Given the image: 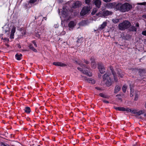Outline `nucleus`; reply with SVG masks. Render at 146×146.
<instances>
[{
    "label": "nucleus",
    "mask_w": 146,
    "mask_h": 146,
    "mask_svg": "<svg viewBox=\"0 0 146 146\" xmlns=\"http://www.w3.org/2000/svg\"><path fill=\"white\" fill-rule=\"evenodd\" d=\"M130 23L127 21H125L118 25V28L119 30L124 31L127 29L131 26Z\"/></svg>",
    "instance_id": "obj_1"
},
{
    "label": "nucleus",
    "mask_w": 146,
    "mask_h": 146,
    "mask_svg": "<svg viewBox=\"0 0 146 146\" xmlns=\"http://www.w3.org/2000/svg\"><path fill=\"white\" fill-rule=\"evenodd\" d=\"M103 81L105 83L106 85L108 86H110L111 85V82L110 78L106 74H104L103 76Z\"/></svg>",
    "instance_id": "obj_2"
},
{
    "label": "nucleus",
    "mask_w": 146,
    "mask_h": 146,
    "mask_svg": "<svg viewBox=\"0 0 146 146\" xmlns=\"http://www.w3.org/2000/svg\"><path fill=\"white\" fill-rule=\"evenodd\" d=\"M68 14V11L66 8H63V9L59 10V14L60 18H64L66 17Z\"/></svg>",
    "instance_id": "obj_3"
},
{
    "label": "nucleus",
    "mask_w": 146,
    "mask_h": 146,
    "mask_svg": "<svg viewBox=\"0 0 146 146\" xmlns=\"http://www.w3.org/2000/svg\"><path fill=\"white\" fill-rule=\"evenodd\" d=\"M132 8V6L129 4L125 3L122 4V8L121 10V11L125 12L126 11H128Z\"/></svg>",
    "instance_id": "obj_4"
},
{
    "label": "nucleus",
    "mask_w": 146,
    "mask_h": 146,
    "mask_svg": "<svg viewBox=\"0 0 146 146\" xmlns=\"http://www.w3.org/2000/svg\"><path fill=\"white\" fill-rule=\"evenodd\" d=\"M112 12L108 11H100L98 14H96V15H97L98 17H102L103 16H106L111 15Z\"/></svg>",
    "instance_id": "obj_5"
},
{
    "label": "nucleus",
    "mask_w": 146,
    "mask_h": 146,
    "mask_svg": "<svg viewBox=\"0 0 146 146\" xmlns=\"http://www.w3.org/2000/svg\"><path fill=\"white\" fill-rule=\"evenodd\" d=\"M90 8L88 7H84L82 9L80 12V15L82 16H84L88 13L90 10Z\"/></svg>",
    "instance_id": "obj_6"
},
{
    "label": "nucleus",
    "mask_w": 146,
    "mask_h": 146,
    "mask_svg": "<svg viewBox=\"0 0 146 146\" xmlns=\"http://www.w3.org/2000/svg\"><path fill=\"white\" fill-rule=\"evenodd\" d=\"M132 87V86L131 85H130V88L131 90L130 96L131 97H132L134 95L135 96L134 100H137L138 98V94L139 93L138 92H132L131 91Z\"/></svg>",
    "instance_id": "obj_7"
},
{
    "label": "nucleus",
    "mask_w": 146,
    "mask_h": 146,
    "mask_svg": "<svg viewBox=\"0 0 146 146\" xmlns=\"http://www.w3.org/2000/svg\"><path fill=\"white\" fill-rule=\"evenodd\" d=\"M98 67L99 71L101 73L104 74L105 72V69L102 63H99L98 64Z\"/></svg>",
    "instance_id": "obj_8"
},
{
    "label": "nucleus",
    "mask_w": 146,
    "mask_h": 146,
    "mask_svg": "<svg viewBox=\"0 0 146 146\" xmlns=\"http://www.w3.org/2000/svg\"><path fill=\"white\" fill-rule=\"evenodd\" d=\"M82 5V3L81 2L77 1L74 3H73L72 5V7L74 8H75L79 7Z\"/></svg>",
    "instance_id": "obj_9"
},
{
    "label": "nucleus",
    "mask_w": 146,
    "mask_h": 146,
    "mask_svg": "<svg viewBox=\"0 0 146 146\" xmlns=\"http://www.w3.org/2000/svg\"><path fill=\"white\" fill-rule=\"evenodd\" d=\"M3 31L5 33H8L7 34H9V27L7 25H5L3 27H2Z\"/></svg>",
    "instance_id": "obj_10"
},
{
    "label": "nucleus",
    "mask_w": 146,
    "mask_h": 146,
    "mask_svg": "<svg viewBox=\"0 0 146 146\" xmlns=\"http://www.w3.org/2000/svg\"><path fill=\"white\" fill-rule=\"evenodd\" d=\"M15 30L16 27L14 26H12L11 29V34L10 35V38L11 39L14 38V34L15 32Z\"/></svg>",
    "instance_id": "obj_11"
},
{
    "label": "nucleus",
    "mask_w": 146,
    "mask_h": 146,
    "mask_svg": "<svg viewBox=\"0 0 146 146\" xmlns=\"http://www.w3.org/2000/svg\"><path fill=\"white\" fill-rule=\"evenodd\" d=\"M77 69L81 72H82L84 74L87 75L88 76H91L92 75L91 73L90 72H88V71L85 70H83L81 68L79 67H78Z\"/></svg>",
    "instance_id": "obj_12"
},
{
    "label": "nucleus",
    "mask_w": 146,
    "mask_h": 146,
    "mask_svg": "<svg viewBox=\"0 0 146 146\" xmlns=\"http://www.w3.org/2000/svg\"><path fill=\"white\" fill-rule=\"evenodd\" d=\"M53 64L56 66H66V65L64 63H63L61 62H54Z\"/></svg>",
    "instance_id": "obj_13"
},
{
    "label": "nucleus",
    "mask_w": 146,
    "mask_h": 146,
    "mask_svg": "<svg viewBox=\"0 0 146 146\" xmlns=\"http://www.w3.org/2000/svg\"><path fill=\"white\" fill-rule=\"evenodd\" d=\"M94 3L96 7L98 8L100 7L101 4V2L100 0H94Z\"/></svg>",
    "instance_id": "obj_14"
},
{
    "label": "nucleus",
    "mask_w": 146,
    "mask_h": 146,
    "mask_svg": "<svg viewBox=\"0 0 146 146\" xmlns=\"http://www.w3.org/2000/svg\"><path fill=\"white\" fill-rule=\"evenodd\" d=\"M126 111L130 112L136 114L137 113V110L136 109H132L129 108H127Z\"/></svg>",
    "instance_id": "obj_15"
},
{
    "label": "nucleus",
    "mask_w": 146,
    "mask_h": 146,
    "mask_svg": "<svg viewBox=\"0 0 146 146\" xmlns=\"http://www.w3.org/2000/svg\"><path fill=\"white\" fill-rule=\"evenodd\" d=\"M84 79L88 82L90 83L94 84L95 83V80L92 78H88L85 77Z\"/></svg>",
    "instance_id": "obj_16"
},
{
    "label": "nucleus",
    "mask_w": 146,
    "mask_h": 146,
    "mask_svg": "<svg viewBox=\"0 0 146 146\" xmlns=\"http://www.w3.org/2000/svg\"><path fill=\"white\" fill-rule=\"evenodd\" d=\"M114 108L116 110H118L120 111H126L127 110V108H125L123 107H114Z\"/></svg>",
    "instance_id": "obj_17"
},
{
    "label": "nucleus",
    "mask_w": 146,
    "mask_h": 146,
    "mask_svg": "<svg viewBox=\"0 0 146 146\" xmlns=\"http://www.w3.org/2000/svg\"><path fill=\"white\" fill-rule=\"evenodd\" d=\"M122 8V4L121 3H118L115 5V9L116 10H119L121 11Z\"/></svg>",
    "instance_id": "obj_18"
},
{
    "label": "nucleus",
    "mask_w": 146,
    "mask_h": 146,
    "mask_svg": "<svg viewBox=\"0 0 146 146\" xmlns=\"http://www.w3.org/2000/svg\"><path fill=\"white\" fill-rule=\"evenodd\" d=\"M110 70H111V72L112 73V74L113 76L115 82H116L117 81V77L115 75V73L113 69L112 68H110Z\"/></svg>",
    "instance_id": "obj_19"
},
{
    "label": "nucleus",
    "mask_w": 146,
    "mask_h": 146,
    "mask_svg": "<svg viewBox=\"0 0 146 146\" xmlns=\"http://www.w3.org/2000/svg\"><path fill=\"white\" fill-rule=\"evenodd\" d=\"M107 23L106 22H104L102 24L99 26V28L100 29H102L106 26Z\"/></svg>",
    "instance_id": "obj_20"
},
{
    "label": "nucleus",
    "mask_w": 146,
    "mask_h": 146,
    "mask_svg": "<svg viewBox=\"0 0 146 146\" xmlns=\"http://www.w3.org/2000/svg\"><path fill=\"white\" fill-rule=\"evenodd\" d=\"M115 6V3H110L108 4L107 7L109 8L112 9L114 8Z\"/></svg>",
    "instance_id": "obj_21"
},
{
    "label": "nucleus",
    "mask_w": 146,
    "mask_h": 146,
    "mask_svg": "<svg viewBox=\"0 0 146 146\" xmlns=\"http://www.w3.org/2000/svg\"><path fill=\"white\" fill-rule=\"evenodd\" d=\"M88 20L82 21L81 22L79 23V24L81 26H84L88 23Z\"/></svg>",
    "instance_id": "obj_22"
},
{
    "label": "nucleus",
    "mask_w": 146,
    "mask_h": 146,
    "mask_svg": "<svg viewBox=\"0 0 146 146\" xmlns=\"http://www.w3.org/2000/svg\"><path fill=\"white\" fill-rule=\"evenodd\" d=\"M76 23L73 21H70L68 24V27L70 28H72L76 25Z\"/></svg>",
    "instance_id": "obj_23"
},
{
    "label": "nucleus",
    "mask_w": 146,
    "mask_h": 146,
    "mask_svg": "<svg viewBox=\"0 0 146 146\" xmlns=\"http://www.w3.org/2000/svg\"><path fill=\"white\" fill-rule=\"evenodd\" d=\"M22 55L20 54L19 55L18 54H17L15 55L16 59L18 60H20L22 58Z\"/></svg>",
    "instance_id": "obj_24"
},
{
    "label": "nucleus",
    "mask_w": 146,
    "mask_h": 146,
    "mask_svg": "<svg viewBox=\"0 0 146 146\" xmlns=\"http://www.w3.org/2000/svg\"><path fill=\"white\" fill-rule=\"evenodd\" d=\"M25 111L27 113H29L31 112V109L29 107H27L25 108Z\"/></svg>",
    "instance_id": "obj_25"
},
{
    "label": "nucleus",
    "mask_w": 146,
    "mask_h": 146,
    "mask_svg": "<svg viewBox=\"0 0 146 146\" xmlns=\"http://www.w3.org/2000/svg\"><path fill=\"white\" fill-rule=\"evenodd\" d=\"M145 112V110H140L139 111H137L136 114L137 115H139L141 114L144 113Z\"/></svg>",
    "instance_id": "obj_26"
},
{
    "label": "nucleus",
    "mask_w": 146,
    "mask_h": 146,
    "mask_svg": "<svg viewBox=\"0 0 146 146\" xmlns=\"http://www.w3.org/2000/svg\"><path fill=\"white\" fill-rule=\"evenodd\" d=\"M129 30L131 31H136L137 29L135 27V26H132L130 27Z\"/></svg>",
    "instance_id": "obj_27"
},
{
    "label": "nucleus",
    "mask_w": 146,
    "mask_h": 146,
    "mask_svg": "<svg viewBox=\"0 0 146 146\" xmlns=\"http://www.w3.org/2000/svg\"><path fill=\"white\" fill-rule=\"evenodd\" d=\"M117 73L119 75V76L121 78L124 75L121 72L120 69L118 70V72Z\"/></svg>",
    "instance_id": "obj_28"
},
{
    "label": "nucleus",
    "mask_w": 146,
    "mask_h": 146,
    "mask_svg": "<svg viewBox=\"0 0 146 146\" xmlns=\"http://www.w3.org/2000/svg\"><path fill=\"white\" fill-rule=\"evenodd\" d=\"M120 89V87L119 86H116L115 87V92L117 93Z\"/></svg>",
    "instance_id": "obj_29"
},
{
    "label": "nucleus",
    "mask_w": 146,
    "mask_h": 146,
    "mask_svg": "<svg viewBox=\"0 0 146 146\" xmlns=\"http://www.w3.org/2000/svg\"><path fill=\"white\" fill-rule=\"evenodd\" d=\"M29 48L35 52H37V50L36 49H35L32 45H30L29 46Z\"/></svg>",
    "instance_id": "obj_30"
},
{
    "label": "nucleus",
    "mask_w": 146,
    "mask_h": 146,
    "mask_svg": "<svg viewBox=\"0 0 146 146\" xmlns=\"http://www.w3.org/2000/svg\"><path fill=\"white\" fill-rule=\"evenodd\" d=\"M127 88V86L125 85H124L122 87V90L123 92H125Z\"/></svg>",
    "instance_id": "obj_31"
},
{
    "label": "nucleus",
    "mask_w": 146,
    "mask_h": 146,
    "mask_svg": "<svg viewBox=\"0 0 146 146\" xmlns=\"http://www.w3.org/2000/svg\"><path fill=\"white\" fill-rule=\"evenodd\" d=\"M112 21L115 23H116L119 21L118 19H113Z\"/></svg>",
    "instance_id": "obj_32"
},
{
    "label": "nucleus",
    "mask_w": 146,
    "mask_h": 146,
    "mask_svg": "<svg viewBox=\"0 0 146 146\" xmlns=\"http://www.w3.org/2000/svg\"><path fill=\"white\" fill-rule=\"evenodd\" d=\"M36 1L37 0H30V1H28V3L32 4L36 2Z\"/></svg>",
    "instance_id": "obj_33"
},
{
    "label": "nucleus",
    "mask_w": 146,
    "mask_h": 146,
    "mask_svg": "<svg viewBox=\"0 0 146 146\" xmlns=\"http://www.w3.org/2000/svg\"><path fill=\"white\" fill-rule=\"evenodd\" d=\"M97 11V9L96 8H95L93 9V11L92 13V15H94L95 13Z\"/></svg>",
    "instance_id": "obj_34"
},
{
    "label": "nucleus",
    "mask_w": 146,
    "mask_h": 146,
    "mask_svg": "<svg viewBox=\"0 0 146 146\" xmlns=\"http://www.w3.org/2000/svg\"><path fill=\"white\" fill-rule=\"evenodd\" d=\"M137 4L138 5H146V2H143V3H137Z\"/></svg>",
    "instance_id": "obj_35"
},
{
    "label": "nucleus",
    "mask_w": 146,
    "mask_h": 146,
    "mask_svg": "<svg viewBox=\"0 0 146 146\" xmlns=\"http://www.w3.org/2000/svg\"><path fill=\"white\" fill-rule=\"evenodd\" d=\"M99 95L101 97H103V98H107V96L104 95V94H102V93H100L99 94Z\"/></svg>",
    "instance_id": "obj_36"
},
{
    "label": "nucleus",
    "mask_w": 146,
    "mask_h": 146,
    "mask_svg": "<svg viewBox=\"0 0 146 146\" xmlns=\"http://www.w3.org/2000/svg\"><path fill=\"white\" fill-rule=\"evenodd\" d=\"M91 0H85V2L86 4H88L91 2Z\"/></svg>",
    "instance_id": "obj_37"
},
{
    "label": "nucleus",
    "mask_w": 146,
    "mask_h": 146,
    "mask_svg": "<svg viewBox=\"0 0 146 146\" xmlns=\"http://www.w3.org/2000/svg\"><path fill=\"white\" fill-rule=\"evenodd\" d=\"M92 68H95L96 67V65L95 63H93L92 66Z\"/></svg>",
    "instance_id": "obj_38"
},
{
    "label": "nucleus",
    "mask_w": 146,
    "mask_h": 146,
    "mask_svg": "<svg viewBox=\"0 0 146 146\" xmlns=\"http://www.w3.org/2000/svg\"><path fill=\"white\" fill-rule=\"evenodd\" d=\"M32 43L34 44V46L36 47H37V44L36 42L35 41H32Z\"/></svg>",
    "instance_id": "obj_39"
},
{
    "label": "nucleus",
    "mask_w": 146,
    "mask_h": 146,
    "mask_svg": "<svg viewBox=\"0 0 146 146\" xmlns=\"http://www.w3.org/2000/svg\"><path fill=\"white\" fill-rule=\"evenodd\" d=\"M142 34L146 36V30L143 31Z\"/></svg>",
    "instance_id": "obj_40"
},
{
    "label": "nucleus",
    "mask_w": 146,
    "mask_h": 146,
    "mask_svg": "<svg viewBox=\"0 0 146 146\" xmlns=\"http://www.w3.org/2000/svg\"><path fill=\"white\" fill-rule=\"evenodd\" d=\"M35 35L38 38H39L40 36V35L38 33H36Z\"/></svg>",
    "instance_id": "obj_41"
},
{
    "label": "nucleus",
    "mask_w": 146,
    "mask_h": 146,
    "mask_svg": "<svg viewBox=\"0 0 146 146\" xmlns=\"http://www.w3.org/2000/svg\"><path fill=\"white\" fill-rule=\"evenodd\" d=\"M103 101L104 102L106 103V104H108L109 103V102L108 101H106L105 100H103Z\"/></svg>",
    "instance_id": "obj_42"
},
{
    "label": "nucleus",
    "mask_w": 146,
    "mask_h": 146,
    "mask_svg": "<svg viewBox=\"0 0 146 146\" xmlns=\"http://www.w3.org/2000/svg\"><path fill=\"white\" fill-rule=\"evenodd\" d=\"M105 2H107L110 1L111 0H103Z\"/></svg>",
    "instance_id": "obj_43"
},
{
    "label": "nucleus",
    "mask_w": 146,
    "mask_h": 146,
    "mask_svg": "<svg viewBox=\"0 0 146 146\" xmlns=\"http://www.w3.org/2000/svg\"><path fill=\"white\" fill-rule=\"evenodd\" d=\"M84 62L87 64H89V62L87 60H84Z\"/></svg>",
    "instance_id": "obj_44"
},
{
    "label": "nucleus",
    "mask_w": 146,
    "mask_h": 146,
    "mask_svg": "<svg viewBox=\"0 0 146 146\" xmlns=\"http://www.w3.org/2000/svg\"><path fill=\"white\" fill-rule=\"evenodd\" d=\"M143 18H146V14L143 15Z\"/></svg>",
    "instance_id": "obj_45"
},
{
    "label": "nucleus",
    "mask_w": 146,
    "mask_h": 146,
    "mask_svg": "<svg viewBox=\"0 0 146 146\" xmlns=\"http://www.w3.org/2000/svg\"><path fill=\"white\" fill-rule=\"evenodd\" d=\"M135 26L136 27H139V23H136V24H135Z\"/></svg>",
    "instance_id": "obj_46"
},
{
    "label": "nucleus",
    "mask_w": 146,
    "mask_h": 146,
    "mask_svg": "<svg viewBox=\"0 0 146 146\" xmlns=\"http://www.w3.org/2000/svg\"><path fill=\"white\" fill-rule=\"evenodd\" d=\"M137 143H136L133 145V146H137Z\"/></svg>",
    "instance_id": "obj_47"
},
{
    "label": "nucleus",
    "mask_w": 146,
    "mask_h": 146,
    "mask_svg": "<svg viewBox=\"0 0 146 146\" xmlns=\"http://www.w3.org/2000/svg\"><path fill=\"white\" fill-rule=\"evenodd\" d=\"M96 89L99 90V88L98 87H96Z\"/></svg>",
    "instance_id": "obj_48"
},
{
    "label": "nucleus",
    "mask_w": 146,
    "mask_h": 146,
    "mask_svg": "<svg viewBox=\"0 0 146 146\" xmlns=\"http://www.w3.org/2000/svg\"><path fill=\"white\" fill-rule=\"evenodd\" d=\"M144 116H145L146 117V113H145V114H144Z\"/></svg>",
    "instance_id": "obj_49"
},
{
    "label": "nucleus",
    "mask_w": 146,
    "mask_h": 146,
    "mask_svg": "<svg viewBox=\"0 0 146 146\" xmlns=\"http://www.w3.org/2000/svg\"><path fill=\"white\" fill-rule=\"evenodd\" d=\"M145 108H146V103L145 104Z\"/></svg>",
    "instance_id": "obj_50"
},
{
    "label": "nucleus",
    "mask_w": 146,
    "mask_h": 146,
    "mask_svg": "<svg viewBox=\"0 0 146 146\" xmlns=\"http://www.w3.org/2000/svg\"><path fill=\"white\" fill-rule=\"evenodd\" d=\"M83 66H85L84 65H83Z\"/></svg>",
    "instance_id": "obj_51"
}]
</instances>
